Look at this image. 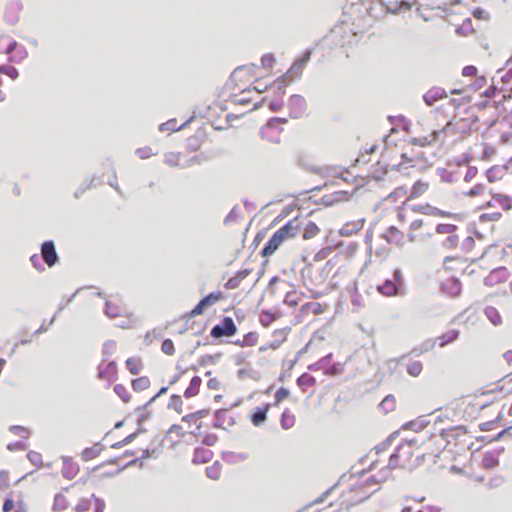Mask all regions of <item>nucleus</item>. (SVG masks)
I'll return each mask as SVG.
<instances>
[{"instance_id":"f257e3e1","label":"nucleus","mask_w":512,"mask_h":512,"mask_svg":"<svg viewBox=\"0 0 512 512\" xmlns=\"http://www.w3.org/2000/svg\"><path fill=\"white\" fill-rule=\"evenodd\" d=\"M378 292L384 296H396L405 294V283L400 269H395L392 278L386 279L377 287Z\"/></svg>"},{"instance_id":"f03ea898","label":"nucleus","mask_w":512,"mask_h":512,"mask_svg":"<svg viewBox=\"0 0 512 512\" xmlns=\"http://www.w3.org/2000/svg\"><path fill=\"white\" fill-rule=\"evenodd\" d=\"M237 332V327L233 319L229 316H225L220 324L212 327L210 335L213 338H220L223 336H233Z\"/></svg>"},{"instance_id":"7ed1b4c3","label":"nucleus","mask_w":512,"mask_h":512,"mask_svg":"<svg viewBox=\"0 0 512 512\" xmlns=\"http://www.w3.org/2000/svg\"><path fill=\"white\" fill-rule=\"evenodd\" d=\"M222 297V294L220 292H211L208 295L204 296L197 305L185 315L186 318L191 319L194 318L197 315H200L203 313L204 309L208 306L213 305L215 302L220 300Z\"/></svg>"},{"instance_id":"20e7f679","label":"nucleus","mask_w":512,"mask_h":512,"mask_svg":"<svg viewBox=\"0 0 512 512\" xmlns=\"http://www.w3.org/2000/svg\"><path fill=\"white\" fill-rule=\"evenodd\" d=\"M41 256L48 267H53L59 262L55 243L52 240H46L41 244Z\"/></svg>"},{"instance_id":"39448f33","label":"nucleus","mask_w":512,"mask_h":512,"mask_svg":"<svg viewBox=\"0 0 512 512\" xmlns=\"http://www.w3.org/2000/svg\"><path fill=\"white\" fill-rule=\"evenodd\" d=\"M311 54H312V50H310V49L306 50L305 53L302 55V57L299 58L298 60H296L293 63V65L290 67V69L286 72V76L289 77L290 82L301 77L304 66L310 60Z\"/></svg>"},{"instance_id":"423d86ee","label":"nucleus","mask_w":512,"mask_h":512,"mask_svg":"<svg viewBox=\"0 0 512 512\" xmlns=\"http://www.w3.org/2000/svg\"><path fill=\"white\" fill-rule=\"evenodd\" d=\"M290 117L298 119L302 117L306 111V101L303 96L294 94L289 99Z\"/></svg>"},{"instance_id":"0eeeda50","label":"nucleus","mask_w":512,"mask_h":512,"mask_svg":"<svg viewBox=\"0 0 512 512\" xmlns=\"http://www.w3.org/2000/svg\"><path fill=\"white\" fill-rule=\"evenodd\" d=\"M442 291L450 297H459L462 291V284L456 277H450L441 285Z\"/></svg>"},{"instance_id":"6e6552de","label":"nucleus","mask_w":512,"mask_h":512,"mask_svg":"<svg viewBox=\"0 0 512 512\" xmlns=\"http://www.w3.org/2000/svg\"><path fill=\"white\" fill-rule=\"evenodd\" d=\"M301 230V223L298 218H294L290 221H288L284 226H282L279 230L276 232L278 234L282 235V238L284 240L288 238H292L296 236Z\"/></svg>"},{"instance_id":"1a4fd4ad","label":"nucleus","mask_w":512,"mask_h":512,"mask_svg":"<svg viewBox=\"0 0 512 512\" xmlns=\"http://www.w3.org/2000/svg\"><path fill=\"white\" fill-rule=\"evenodd\" d=\"M284 241L281 234L275 232L261 250L262 257H268L275 253Z\"/></svg>"},{"instance_id":"9d476101","label":"nucleus","mask_w":512,"mask_h":512,"mask_svg":"<svg viewBox=\"0 0 512 512\" xmlns=\"http://www.w3.org/2000/svg\"><path fill=\"white\" fill-rule=\"evenodd\" d=\"M447 92L441 87H432L424 95L423 100L428 106H432L435 102L446 98Z\"/></svg>"},{"instance_id":"9b49d317","label":"nucleus","mask_w":512,"mask_h":512,"mask_svg":"<svg viewBox=\"0 0 512 512\" xmlns=\"http://www.w3.org/2000/svg\"><path fill=\"white\" fill-rule=\"evenodd\" d=\"M268 410L269 405H265L264 407H256L252 411L250 419L254 426L258 427L266 421Z\"/></svg>"},{"instance_id":"f8f14e48","label":"nucleus","mask_w":512,"mask_h":512,"mask_svg":"<svg viewBox=\"0 0 512 512\" xmlns=\"http://www.w3.org/2000/svg\"><path fill=\"white\" fill-rule=\"evenodd\" d=\"M487 206H501L504 210H509L512 207V199L509 196L497 194L487 203Z\"/></svg>"},{"instance_id":"ddd939ff","label":"nucleus","mask_w":512,"mask_h":512,"mask_svg":"<svg viewBox=\"0 0 512 512\" xmlns=\"http://www.w3.org/2000/svg\"><path fill=\"white\" fill-rule=\"evenodd\" d=\"M417 444L416 439L407 440L398 445L396 452L400 457H405L409 460L413 456L412 447Z\"/></svg>"},{"instance_id":"4468645a","label":"nucleus","mask_w":512,"mask_h":512,"mask_svg":"<svg viewBox=\"0 0 512 512\" xmlns=\"http://www.w3.org/2000/svg\"><path fill=\"white\" fill-rule=\"evenodd\" d=\"M201 384H202V379L199 376H194L191 379L189 386L186 388V390L184 392V397L191 398V397L198 395V393L200 391Z\"/></svg>"},{"instance_id":"2eb2a0df","label":"nucleus","mask_w":512,"mask_h":512,"mask_svg":"<svg viewBox=\"0 0 512 512\" xmlns=\"http://www.w3.org/2000/svg\"><path fill=\"white\" fill-rule=\"evenodd\" d=\"M64 467L62 469V475L66 479H73L79 472V467L76 463L64 459Z\"/></svg>"},{"instance_id":"dca6fc26","label":"nucleus","mask_w":512,"mask_h":512,"mask_svg":"<svg viewBox=\"0 0 512 512\" xmlns=\"http://www.w3.org/2000/svg\"><path fill=\"white\" fill-rule=\"evenodd\" d=\"M459 334L460 332L457 329H453L442 334L437 338V341H439V346L445 347L446 345L454 342L459 337Z\"/></svg>"},{"instance_id":"f3484780","label":"nucleus","mask_w":512,"mask_h":512,"mask_svg":"<svg viewBox=\"0 0 512 512\" xmlns=\"http://www.w3.org/2000/svg\"><path fill=\"white\" fill-rule=\"evenodd\" d=\"M211 455H212V452L210 450L204 449V448H197L194 451L193 463H195V464L205 463V462L209 461Z\"/></svg>"},{"instance_id":"a211bd4d","label":"nucleus","mask_w":512,"mask_h":512,"mask_svg":"<svg viewBox=\"0 0 512 512\" xmlns=\"http://www.w3.org/2000/svg\"><path fill=\"white\" fill-rule=\"evenodd\" d=\"M117 372V365L115 361H110L105 369H102L99 367L98 369V376L101 379L109 378L110 376H115Z\"/></svg>"},{"instance_id":"6ab92c4d","label":"nucleus","mask_w":512,"mask_h":512,"mask_svg":"<svg viewBox=\"0 0 512 512\" xmlns=\"http://www.w3.org/2000/svg\"><path fill=\"white\" fill-rule=\"evenodd\" d=\"M257 340L258 334L256 332H249L244 336L243 340H236L234 344L241 347L255 346L257 344Z\"/></svg>"},{"instance_id":"aec40b11","label":"nucleus","mask_w":512,"mask_h":512,"mask_svg":"<svg viewBox=\"0 0 512 512\" xmlns=\"http://www.w3.org/2000/svg\"><path fill=\"white\" fill-rule=\"evenodd\" d=\"M150 387V380L146 376L136 378L132 381V388L136 392H141Z\"/></svg>"},{"instance_id":"412c9836","label":"nucleus","mask_w":512,"mask_h":512,"mask_svg":"<svg viewBox=\"0 0 512 512\" xmlns=\"http://www.w3.org/2000/svg\"><path fill=\"white\" fill-rule=\"evenodd\" d=\"M413 211L424 214V215H431V216H436V214H441L439 212V208L433 207L429 204L414 206Z\"/></svg>"},{"instance_id":"4be33fe9","label":"nucleus","mask_w":512,"mask_h":512,"mask_svg":"<svg viewBox=\"0 0 512 512\" xmlns=\"http://www.w3.org/2000/svg\"><path fill=\"white\" fill-rule=\"evenodd\" d=\"M126 366L129 372L133 375H138L142 368V362L139 359L129 358L126 360Z\"/></svg>"},{"instance_id":"5701e85b","label":"nucleus","mask_w":512,"mask_h":512,"mask_svg":"<svg viewBox=\"0 0 512 512\" xmlns=\"http://www.w3.org/2000/svg\"><path fill=\"white\" fill-rule=\"evenodd\" d=\"M484 313L493 325L501 323V316L496 308L491 306L486 307Z\"/></svg>"},{"instance_id":"b1692460","label":"nucleus","mask_w":512,"mask_h":512,"mask_svg":"<svg viewBox=\"0 0 512 512\" xmlns=\"http://www.w3.org/2000/svg\"><path fill=\"white\" fill-rule=\"evenodd\" d=\"M101 452V448L99 447V443L90 448H85L82 452V459L84 461H89L95 457H97Z\"/></svg>"},{"instance_id":"393cba45","label":"nucleus","mask_w":512,"mask_h":512,"mask_svg":"<svg viewBox=\"0 0 512 512\" xmlns=\"http://www.w3.org/2000/svg\"><path fill=\"white\" fill-rule=\"evenodd\" d=\"M379 408L384 412L388 413L395 409V398L393 395H387L382 402L379 404Z\"/></svg>"},{"instance_id":"a878e982","label":"nucleus","mask_w":512,"mask_h":512,"mask_svg":"<svg viewBox=\"0 0 512 512\" xmlns=\"http://www.w3.org/2000/svg\"><path fill=\"white\" fill-rule=\"evenodd\" d=\"M68 506L67 499L64 495L61 493H58L54 497V503H53V511H63Z\"/></svg>"},{"instance_id":"bb28decb","label":"nucleus","mask_w":512,"mask_h":512,"mask_svg":"<svg viewBox=\"0 0 512 512\" xmlns=\"http://www.w3.org/2000/svg\"><path fill=\"white\" fill-rule=\"evenodd\" d=\"M280 423L283 429H290L295 424V417L288 411H284L281 415Z\"/></svg>"},{"instance_id":"cd10ccee","label":"nucleus","mask_w":512,"mask_h":512,"mask_svg":"<svg viewBox=\"0 0 512 512\" xmlns=\"http://www.w3.org/2000/svg\"><path fill=\"white\" fill-rule=\"evenodd\" d=\"M318 226L313 222H308L307 225L304 228L303 238L304 239H311L314 238L319 233Z\"/></svg>"},{"instance_id":"c85d7f7f","label":"nucleus","mask_w":512,"mask_h":512,"mask_svg":"<svg viewBox=\"0 0 512 512\" xmlns=\"http://www.w3.org/2000/svg\"><path fill=\"white\" fill-rule=\"evenodd\" d=\"M182 405H183V401L179 395L174 394L170 397V401L168 403L169 409H174L177 413L181 414L182 413Z\"/></svg>"},{"instance_id":"c756f323","label":"nucleus","mask_w":512,"mask_h":512,"mask_svg":"<svg viewBox=\"0 0 512 512\" xmlns=\"http://www.w3.org/2000/svg\"><path fill=\"white\" fill-rule=\"evenodd\" d=\"M274 335H282L283 337H282V339H281V340L276 339V340H274V341H271L267 346H263V347H261V348H260V351H265V350H266V349H268V348H271V349H277V348L280 346V344L282 343V341H284V340H285V338H286V332H285V330H276V331L274 332Z\"/></svg>"},{"instance_id":"7c9ffc66","label":"nucleus","mask_w":512,"mask_h":512,"mask_svg":"<svg viewBox=\"0 0 512 512\" xmlns=\"http://www.w3.org/2000/svg\"><path fill=\"white\" fill-rule=\"evenodd\" d=\"M276 320V316L269 310H264L260 315V323L264 327L270 326Z\"/></svg>"},{"instance_id":"2f4dec72","label":"nucleus","mask_w":512,"mask_h":512,"mask_svg":"<svg viewBox=\"0 0 512 512\" xmlns=\"http://www.w3.org/2000/svg\"><path fill=\"white\" fill-rule=\"evenodd\" d=\"M427 189H428V183H425L422 181H417L412 187L410 197H413V198L418 197L421 194H423L424 192H426Z\"/></svg>"},{"instance_id":"473e14b6","label":"nucleus","mask_w":512,"mask_h":512,"mask_svg":"<svg viewBox=\"0 0 512 512\" xmlns=\"http://www.w3.org/2000/svg\"><path fill=\"white\" fill-rule=\"evenodd\" d=\"M116 350V342L113 341V340H107L104 344H103V356H104V361L107 360V358L109 356H111Z\"/></svg>"},{"instance_id":"72a5a7b5","label":"nucleus","mask_w":512,"mask_h":512,"mask_svg":"<svg viewBox=\"0 0 512 512\" xmlns=\"http://www.w3.org/2000/svg\"><path fill=\"white\" fill-rule=\"evenodd\" d=\"M423 369L420 361H414L407 366V373L413 377H417L421 374Z\"/></svg>"},{"instance_id":"f704fd0d","label":"nucleus","mask_w":512,"mask_h":512,"mask_svg":"<svg viewBox=\"0 0 512 512\" xmlns=\"http://www.w3.org/2000/svg\"><path fill=\"white\" fill-rule=\"evenodd\" d=\"M316 382L315 378L307 373L302 374L297 379V384L299 387L312 386Z\"/></svg>"},{"instance_id":"c9c22d12","label":"nucleus","mask_w":512,"mask_h":512,"mask_svg":"<svg viewBox=\"0 0 512 512\" xmlns=\"http://www.w3.org/2000/svg\"><path fill=\"white\" fill-rule=\"evenodd\" d=\"M436 232L438 234H450L453 235V233L457 230V226L454 224H438L436 226Z\"/></svg>"},{"instance_id":"e433bc0d","label":"nucleus","mask_w":512,"mask_h":512,"mask_svg":"<svg viewBox=\"0 0 512 512\" xmlns=\"http://www.w3.org/2000/svg\"><path fill=\"white\" fill-rule=\"evenodd\" d=\"M220 474V466L217 462L214 465L206 468V475L212 480H218L220 478Z\"/></svg>"},{"instance_id":"4c0bfd02","label":"nucleus","mask_w":512,"mask_h":512,"mask_svg":"<svg viewBox=\"0 0 512 512\" xmlns=\"http://www.w3.org/2000/svg\"><path fill=\"white\" fill-rule=\"evenodd\" d=\"M331 356H332L331 354H328L327 356L321 358L317 363L310 365L308 368L310 370L323 369L326 371L329 368L328 366H329Z\"/></svg>"},{"instance_id":"58836bf2","label":"nucleus","mask_w":512,"mask_h":512,"mask_svg":"<svg viewBox=\"0 0 512 512\" xmlns=\"http://www.w3.org/2000/svg\"><path fill=\"white\" fill-rule=\"evenodd\" d=\"M114 392L125 402L127 403L130 400V395L127 389L122 384H116L114 386Z\"/></svg>"},{"instance_id":"ea45409f","label":"nucleus","mask_w":512,"mask_h":512,"mask_svg":"<svg viewBox=\"0 0 512 512\" xmlns=\"http://www.w3.org/2000/svg\"><path fill=\"white\" fill-rule=\"evenodd\" d=\"M0 73L8 75L11 79L15 80L18 76V70L13 66L1 65Z\"/></svg>"},{"instance_id":"a19ab883","label":"nucleus","mask_w":512,"mask_h":512,"mask_svg":"<svg viewBox=\"0 0 512 512\" xmlns=\"http://www.w3.org/2000/svg\"><path fill=\"white\" fill-rule=\"evenodd\" d=\"M185 125H186V123L182 124L179 127H176V120L171 119V120L167 121L166 123H162L160 125V130L161 131H165V130L178 131V130L182 129Z\"/></svg>"},{"instance_id":"79ce46f5","label":"nucleus","mask_w":512,"mask_h":512,"mask_svg":"<svg viewBox=\"0 0 512 512\" xmlns=\"http://www.w3.org/2000/svg\"><path fill=\"white\" fill-rule=\"evenodd\" d=\"M287 79H289V77H288V76H286V74H285V75H283V76H281V77L277 78V79L273 82L272 86H273L274 88H276V89H279V90L281 91V93H282V94H284V93H285V87L288 85V83H287V81H286Z\"/></svg>"},{"instance_id":"37998d69","label":"nucleus","mask_w":512,"mask_h":512,"mask_svg":"<svg viewBox=\"0 0 512 512\" xmlns=\"http://www.w3.org/2000/svg\"><path fill=\"white\" fill-rule=\"evenodd\" d=\"M498 459L492 454H486L483 458V465L485 468H494L498 465Z\"/></svg>"},{"instance_id":"c03bdc74","label":"nucleus","mask_w":512,"mask_h":512,"mask_svg":"<svg viewBox=\"0 0 512 512\" xmlns=\"http://www.w3.org/2000/svg\"><path fill=\"white\" fill-rule=\"evenodd\" d=\"M105 314L110 318H114L120 314V309L117 306L112 305L109 301H106Z\"/></svg>"},{"instance_id":"a18cd8bd","label":"nucleus","mask_w":512,"mask_h":512,"mask_svg":"<svg viewBox=\"0 0 512 512\" xmlns=\"http://www.w3.org/2000/svg\"><path fill=\"white\" fill-rule=\"evenodd\" d=\"M161 350L167 355H173L175 353V347L171 339H165L162 342Z\"/></svg>"},{"instance_id":"49530a36","label":"nucleus","mask_w":512,"mask_h":512,"mask_svg":"<svg viewBox=\"0 0 512 512\" xmlns=\"http://www.w3.org/2000/svg\"><path fill=\"white\" fill-rule=\"evenodd\" d=\"M239 208L238 206H234L229 214L224 219V224H229L231 222H237L239 219Z\"/></svg>"},{"instance_id":"de8ad7c7","label":"nucleus","mask_w":512,"mask_h":512,"mask_svg":"<svg viewBox=\"0 0 512 512\" xmlns=\"http://www.w3.org/2000/svg\"><path fill=\"white\" fill-rule=\"evenodd\" d=\"M249 91H250V89H248V90H243V91L241 92V94H239V95H235V96L233 97V102H234L235 104H239V105H246V104L250 103V102H251V99L245 95V93H246V92H249Z\"/></svg>"},{"instance_id":"09e8293b","label":"nucleus","mask_w":512,"mask_h":512,"mask_svg":"<svg viewBox=\"0 0 512 512\" xmlns=\"http://www.w3.org/2000/svg\"><path fill=\"white\" fill-rule=\"evenodd\" d=\"M226 414H227V410H225V409H220L215 413L216 419H215L214 427L225 429L223 427V422H224L223 418H224V416H226Z\"/></svg>"},{"instance_id":"8fccbe9b","label":"nucleus","mask_w":512,"mask_h":512,"mask_svg":"<svg viewBox=\"0 0 512 512\" xmlns=\"http://www.w3.org/2000/svg\"><path fill=\"white\" fill-rule=\"evenodd\" d=\"M274 63H275V57L273 54H265L261 58L262 67L265 69L271 68Z\"/></svg>"},{"instance_id":"3c124183","label":"nucleus","mask_w":512,"mask_h":512,"mask_svg":"<svg viewBox=\"0 0 512 512\" xmlns=\"http://www.w3.org/2000/svg\"><path fill=\"white\" fill-rule=\"evenodd\" d=\"M137 436V433H132L130 435H128L126 438H124L122 441H119L117 443H114L111 448L113 449H118V448H121L129 443H131Z\"/></svg>"},{"instance_id":"603ef678","label":"nucleus","mask_w":512,"mask_h":512,"mask_svg":"<svg viewBox=\"0 0 512 512\" xmlns=\"http://www.w3.org/2000/svg\"><path fill=\"white\" fill-rule=\"evenodd\" d=\"M458 240L459 239L457 235H450L443 241L442 246L448 249L454 248L457 245Z\"/></svg>"},{"instance_id":"864d4df0","label":"nucleus","mask_w":512,"mask_h":512,"mask_svg":"<svg viewBox=\"0 0 512 512\" xmlns=\"http://www.w3.org/2000/svg\"><path fill=\"white\" fill-rule=\"evenodd\" d=\"M29 461L35 466H40L42 464V456L40 453L35 451H30L27 455Z\"/></svg>"},{"instance_id":"5fc2aeb1","label":"nucleus","mask_w":512,"mask_h":512,"mask_svg":"<svg viewBox=\"0 0 512 512\" xmlns=\"http://www.w3.org/2000/svg\"><path fill=\"white\" fill-rule=\"evenodd\" d=\"M220 357H221L220 353L215 354V355L202 356L200 359V364L201 365H206L207 363L215 364Z\"/></svg>"},{"instance_id":"6e6d98bb","label":"nucleus","mask_w":512,"mask_h":512,"mask_svg":"<svg viewBox=\"0 0 512 512\" xmlns=\"http://www.w3.org/2000/svg\"><path fill=\"white\" fill-rule=\"evenodd\" d=\"M289 394H290V392L288 389L281 387L275 393V402L277 404L280 403L283 399L287 398L289 396Z\"/></svg>"},{"instance_id":"4d7b16f0","label":"nucleus","mask_w":512,"mask_h":512,"mask_svg":"<svg viewBox=\"0 0 512 512\" xmlns=\"http://www.w3.org/2000/svg\"><path fill=\"white\" fill-rule=\"evenodd\" d=\"M475 245V240L473 237L471 236H468L466 237L463 242H462V249L465 251V252H469L472 250V248L474 247Z\"/></svg>"},{"instance_id":"13d9d810","label":"nucleus","mask_w":512,"mask_h":512,"mask_svg":"<svg viewBox=\"0 0 512 512\" xmlns=\"http://www.w3.org/2000/svg\"><path fill=\"white\" fill-rule=\"evenodd\" d=\"M400 458L399 456V453L397 452H394L391 456H390V459H389V467L391 468H397V467H401V468H406V463H403L401 465H398L397 461L398 459Z\"/></svg>"},{"instance_id":"bf43d9fd","label":"nucleus","mask_w":512,"mask_h":512,"mask_svg":"<svg viewBox=\"0 0 512 512\" xmlns=\"http://www.w3.org/2000/svg\"><path fill=\"white\" fill-rule=\"evenodd\" d=\"M10 431L24 438H27L29 435L28 430L22 426H11Z\"/></svg>"},{"instance_id":"052dcab7","label":"nucleus","mask_w":512,"mask_h":512,"mask_svg":"<svg viewBox=\"0 0 512 512\" xmlns=\"http://www.w3.org/2000/svg\"><path fill=\"white\" fill-rule=\"evenodd\" d=\"M484 189V186L482 184H477L473 188H471L469 191L465 192V195L468 197H475L479 195Z\"/></svg>"},{"instance_id":"680f3d73","label":"nucleus","mask_w":512,"mask_h":512,"mask_svg":"<svg viewBox=\"0 0 512 512\" xmlns=\"http://www.w3.org/2000/svg\"><path fill=\"white\" fill-rule=\"evenodd\" d=\"M90 509V500L89 499H82L76 506L77 512H84L88 511Z\"/></svg>"},{"instance_id":"e2e57ef3","label":"nucleus","mask_w":512,"mask_h":512,"mask_svg":"<svg viewBox=\"0 0 512 512\" xmlns=\"http://www.w3.org/2000/svg\"><path fill=\"white\" fill-rule=\"evenodd\" d=\"M30 261L33 265V267L39 271V272H42L44 271V267L40 264V258L37 254H34L30 257Z\"/></svg>"},{"instance_id":"0e129e2a","label":"nucleus","mask_w":512,"mask_h":512,"mask_svg":"<svg viewBox=\"0 0 512 512\" xmlns=\"http://www.w3.org/2000/svg\"><path fill=\"white\" fill-rule=\"evenodd\" d=\"M500 212L486 213L481 215L482 220L497 221L501 218Z\"/></svg>"},{"instance_id":"69168bd1","label":"nucleus","mask_w":512,"mask_h":512,"mask_svg":"<svg viewBox=\"0 0 512 512\" xmlns=\"http://www.w3.org/2000/svg\"><path fill=\"white\" fill-rule=\"evenodd\" d=\"M241 282L238 280V278L236 276L230 278L226 284H225V288L226 289H236L240 286Z\"/></svg>"},{"instance_id":"338daca9","label":"nucleus","mask_w":512,"mask_h":512,"mask_svg":"<svg viewBox=\"0 0 512 512\" xmlns=\"http://www.w3.org/2000/svg\"><path fill=\"white\" fill-rule=\"evenodd\" d=\"M473 16L480 20H485L488 18V13L481 9V8H475L472 12Z\"/></svg>"},{"instance_id":"774afa93","label":"nucleus","mask_w":512,"mask_h":512,"mask_svg":"<svg viewBox=\"0 0 512 512\" xmlns=\"http://www.w3.org/2000/svg\"><path fill=\"white\" fill-rule=\"evenodd\" d=\"M91 498L95 499V512H103L105 509V502L101 498H96L94 494L91 495Z\"/></svg>"}]
</instances>
